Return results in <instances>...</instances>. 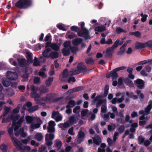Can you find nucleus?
<instances>
[{
  "instance_id": "39448f33",
  "label": "nucleus",
  "mask_w": 152,
  "mask_h": 152,
  "mask_svg": "<svg viewBox=\"0 0 152 152\" xmlns=\"http://www.w3.org/2000/svg\"><path fill=\"white\" fill-rule=\"evenodd\" d=\"M125 66H120L116 68L110 72V73L113 79H116L118 77V75L117 72L121 70H124L126 68Z\"/></svg>"
},
{
  "instance_id": "bb28decb",
  "label": "nucleus",
  "mask_w": 152,
  "mask_h": 152,
  "mask_svg": "<svg viewBox=\"0 0 152 152\" xmlns=\"http://www.w3.org/2000/svg\"><path fill=\"white\" fill-rule=\"evenodd\" d=\"M2 83L3 86L5 87H8L12 84L10 81L8 80L7 79H4L2 80Z\"/></svg>"
},
{
  "instance_id": "864d4df0",
  "label": "nucleus",
  "mask_w": 152,
  "mask_h": 152,
  "mask_svg": "<svg viewBox=\"0 0 152 152\" xmlns=\"http://www.w3.org/2000/svg\"><path fill=\"white\" fill-rule=\"evenodd\" d=\"M68 69H65L63 72V78H66L68 77Z\"/></svg>"
},
{
  "instance_id": "f8f14e48",
  "label": "nucleus",
  "mask_w": 152,
  "mask_h": 152,
  "mask_svg": "<svg viewBox=\"0 0 152 152\" xmlns=\"http://www.w3.org/2000/svg\"><path fill=\"white\" fill-rule=\"evenodd\" d=\"M17 61L21 67H24L29 65L27 60L25 59L19 58L17 59Z\"/></svg>"
},
{
  "instance_id": "dca6fc26",
  "label": "nucleus",
  "mask_w": 152,
  "mask_h": 152,
  "mask_svg": "<svg viewBox=\"0 0 152 152\" xmlns=\"http://www.w3.org/2000/svg\"><path fill=\"white\" fill-rule=\"evenodd\" d=\"M145 47V43L136 42L135 44V48L136 50L140 49Z\"/></svg>"
},
{
  "instance_id": "473e14b6",
  "label": "nucleus",
  "mask_w": 152,
  "mask_h": 152,
  "mask_svg": "<svg viewBox=\"0 0 152 152\" xmlns=\"http://www.w3.org/2000/svg\"><path fill=\"white\" fill-rule=\"evenodd\" d=\"M20 115L19 114H17L15 115L13 114L11 115V119L13 120V121H15L18 120L20 117Z\"/></svg>"
},
{
  "instance_id": "6e6d98bb",
  "label": "nucleus",
  "mask_w": 152,
  "mask_h": 152,
  "mask_svg": "<svg viewBox=\"0 0 152 152\" xmlns=\"http://www.w3.org/2000/svg\"><path fill=\"white\" fill-rule=\"evenodd\" d=\"M11 120L10 117V116H8L6 118H2V123H8L10 122V120Z\"/></svg>"
},
{
  "instance_id": "f257e3e1",
  "label": "nucleus",
  "mask_w": 152,
  "mask_h": 152,
  "mask_svg": "<svg viewBox=\"0 0 152 152\" xmlns=\"http://www.w3.org/2000/svg\"><path fill=\"white\" fill-rule=\"evenodd\" d=\"M32 0H19L15 4V7L20 9H26L31 5Z\"/></svg>"
},
{
  "instance_id": "f03ea898",
  "label": "nucleus",
  "mask_w": 152,
  "mask_h": 152,
  "mask_svg": "<svg viewBox=\"0 0 152 152\" xmlns=\"http://www.w3.org/2000/svg\"><path fill=\"white\" fill-rule=\"evenodd\" d=\"M11 140L17 149L18 150L24 151L25 150H26L27 151H30L31 150V148L29 146H23L24 148H23V145L16 138H14L13 137H11Z\"/></svg>"
},
{
  "instance_id": "774afa93",
  "label": "nucleus",
  "mask_w": 152,
  "mask_h": 152,
  "mask_svg": "<svg viewBox=\"0 0 152 152\" xmlns=\"http://www.w3.org/2000/svg\"><path fill=\"white\" fill-rule=\"evenodd\" d=\"M103 100L101 99L99 100L96 103V107H99L101 104L103 103Z\"/></svg>"
},
{
  "instance_id": "de8ad7c7",
  "label": "nucleus",
  "mask_w": 152,
  "mask_h": 152,
  "mask_svg": "<svg viewBox=\"0 0 152 152\" xmlns=\"http://www.w3.org/2000/svg\"><path fill=\"white\" fill-rule=\"evenodd\" d=\"M145 47H147L149 48H152V40L147 41L145 43Z\"/></svg>"
},
{
  "instance_id": "58836bf2",
  "label": "nucleus",
  "mask_w": 152,
  "mask_h": 152,
  "mask_svg": "<svg viewBox=\"0 0 152 152\" xmlns=\"http://www.w3.org/2000/svg\"><path fill=\"white\" fill-rule=\"evenodd\" d=\"M10 111V109L7 107L4 110L3 114L1 116L0 118H1L2 117H5L7 116Z\"/></svg>"
},
{
  "instance_id": "2eb2a0df",
  "label": "nucleus",
  "mask_w": 152,
  "mask_h": 152,
  "mask_svg": "<svg viewBox=\"0 0 152 152\" xmlns=\"http://www.w3.org/2000/svg\"><path fill=\"white\" fill-rule=\"evenodd\" d=\"M124 81L126 84L130 88L134 87V84L133 82L128 77H126L124 79Z\"/></svg>"
},
{
  "instance_id": "09e8293b",
  "label": "nucleus",
  "mask_w": 152,
  "mask_h": 152,
  "mask_svg": "<svg viewBox=\"0 0 152 152\" xmlns=\"http://www.w3.org/2000/svg\"><path fill=\"white\" fill-rule=\"evenodd\" d=\"M140 16L142 17L141 21L142 22H145L147 20V18L148 17V15L146 14L144 15L143 13H141Z\"/></svg>"
},
{
  "instance_id": "20e7f679",
  "label": "nucleus",
  "mask_w": 152,
  "mask_h": 152,
  "mask_svg": "<svg viewBox=\"0 0 152 152\" xmlns=\"http://www.w3.org/2000/svg\"><path fill=\"white\" fill-rule=\"evenodd\" d=\"M45 41H47L45 43V49L42 53V55H40L38 57L39 61L41 63L44 62L48 58V35L45 36Z\"/></svg>"
},
{
  "instance_id": "423d86ee",
  "label": "nucleus",
  "mask_w": 152,
  "mask_h": 152,
  "mask_svg": "<svg viewBox=\"0 0 152 152\" xmlns=\"http://www.w3.org/2000/svg\"><path fill=\"white\" fill-rule=\"evenodd\" d=\"M85 136L86 135L84 132L80 130L75 139L76 142H77V144H80L83 142Z\"/></svg>"
},
{
  "instance_id": "c9c22d12",
  "label": "nucleus",
  "mask_w": 152,
  "mask_h": 152,
  "mask_svg": "<svg viewBox=\"0 0 152 152\" xmlns=\"http://www.w3.org/2000/svg\"><path fill=\"white\" fill-rule=\"evenodd\" d=\"M39 107L37 105H36L31 107L28 110L29 113H32L34 111L37 110L38 108Z\"/></svg>"
},
{
  "instance_id": "3c124183",
  "label": "nucleus",
  "mask_w": 152,
  "mask_h": 152,
  "mask_svg": "<svg viewBox=\"0 0 152 152\" xmlns=\"http://www.w3.org/2000/svg\"><path fill=\"white\" fill-rule=\"evenodd\" d=\"M137 94L139 96V98L140 100H142L144 98V96L143 94L142 93H140V91L138 90L136 91Z\"/></svg>"
},
{
  "instance_id": "ea45409f",
  "label": "nucleus",
  "mask_w": 152,
  "mask_h": 152,
  "mask_svg": "<svg viewBox=\"0 0 152 152\" xmlns=\"http://www.w3.org/2000/svg\"><path fill=\"white\" fill-rule=\"evenodd\" d=\"M116 126L114 124H112L111 125H109L107 126V129L110 131H113L115 128Z\"/></svg>"
},
{
  "instance_id": "c756f323",
  "label": "nucleus",
  "mask_w": 152,
  "mask_h": 152,
  "mask_svg": "<svg viewBox=\"0 0 152 152\" xmlns=\"http://www.w3.org/2000/svg\"><path fill=\"white\" fill-rule=\"evenodd\" d=\"M34 138L38 141H40L43 139V136L41 133H38L34 135Z\"/></svg>"
},
{
  "instance_id": "bf43d9fd",
  "label": "nucleus",
  "mask_w": 152,
  "mask_h": 152,
  "mask_svg": "<svg viewBox=\"0 0 152 152\" xmlns=\"http://www.w3.org/2000/svg\"><path fill=\"white\" fill-rule=\"evenodd\" d=\"M69 74L70 75H73L76 74H78L79 73L77 69L74 70L70 71L69 72Z\"/></svg>"
},
{
  "instance_id": "412c9836",
  "label": "nucleus",
  "mask_w": 152,
  "mask_h": 152,
  "mask_svg": "<svg viewBox=\"0 0 152 152\" xmlns=\"http://www.w3.org/2000/svg\"><path fill=\"white\" fill-rule=\"evenodd\" d=\"M24 116H22L17 122L15 121H13L12 126L15 125V124H17L18 125H20V126H21L22 123L24 121Z\"/></svg>"
},
{
  "instance_id": "9b49d317",
  "label": "nucleus",
  "mask_w": 152,
  "mask_h": 152,
  "mask_svg": "<svg viewBox=\"0 0 152 152\" xmlns=\"http://www.w3.org/2000/svg\"><path fill=\"white\" fill-rule=\"evenodd\" d=\"M56 125V124L54 121H50L48 123V132H55V129L54 127Z\"/></svg>"
},
{
  "instance_id": "b1692460",
  "label": "nucleus",
  "mask_w": 152,
  "mask_h": 152,
  "mask_svg": "<svg viewBox=\"0 0 152 152\" xmlns=\"http://www.w3.org/2000/svg\"><path fill=\"white\" fill-rule=\"evenodd\" d=\"M25 67V68L24 70H23V72L27 75H29L32 73L33 71V69L32 68L29 66H26Z\"/></svg>"
},
{
  "instance_id": "6e6552de",
  "label": "nucleus",
  "mask_w": 152,
  "mask_h": 152,
  "mask_svg": "<svg viewBox=\"0 0 152 152\" xmlns=\"http://www.w3.org/2000/svg\"><path fill=\"white\" fill-rule=\"evenodd\" d=\"M75 104V101L72 100H69L66 106V107L67 108L66 110V113L68 114H71L72 113V110L70 108L74 107Z\"/></svg>"
},
{
  "instance_id": "680f3d73",
  "label": "nucleus",
  "mask_w": 152,
  "mask_h": 152,
  "mask_svg": "<svg viewBox=\"0 0 152 152\" xmlns=\"http://www.w3.org/2000/svg\"><path fill=\"white\" fill-rule=\"evenodd\" d=\"M101 112L102 113H105L107 112V107L106 105H103L101 107Z\"/></svg>"
},
{
  "instance_id": "a19ab883",
  "label": "nucleus",
  "mask_w": 152,
  "mask_h": 152,
  "mask_svg": "<svg viewBox=\"0 0 152 152\" xmlns=\"http://www.w3.org/2000/svg\"><path fill=\"white\" fill-rule=\"evenodd\" d=\"M20 106V104H18L17 107L13 110L12 111L13 113L14 114L18 113L19 112Z\"/></svg>"
},
{
  "instance_id": "5701e85b",
  "label": "nucleus",
  "mask_w": 152,
  "mask_h": 152,
  "mask_svg": "<svg viewBox=\"0 0 152 152\" xmlns=\"http://www.w3.org/2000/svg\"><path fill=\"white\" fill-rule=\"evenodd\" d=\"M55 146L57 148L58 150H59L61 149L62 145L61 141L59 140H55Z\"/></svg>"
},
{
  "instance_id": "72a5a7b5",
  "label": "nucleus",
  "mask_w": 152,
  "mask_h": 152,
  "mask_svg": "<svg viewBox=\"0 0 152 152\" xmlns=\"http://www.w3.org/2000/svg\"><path fill=\"white\" fill-rule=\"evenodd\" d=\"M120 40L119 39H117L115 42H114L113 45L111 47H110V48H111L113 50L115 48H117L119 45V42Z\"/></svg>"
},
{
  "instance_id": "69168bd1",
  "label": "nucleus",
  "mask_w": 152,
  "mask_h": 152,
  "mask_svg": "<svg viewBox=\"0 0 152 152\" xmlns=\"http://www.w3.org/2000/svg\"><path fill=\"white\" fill-rule=\"evenodd\" d=\"M77 37L76 34L72 32L70 34L68 35V37L69 39H71Z\"/></svg>"
},
{
  "instance_id": "4468645a",
  "label": "nucleus",
  "mask_w": 152,
  "mask_h": 152,
  "mask_svg": "<svg viewBox=\"0 0 152 152\" xmlns=\"http://www.w3.org/2000/svg\"><path fill=\"white\" fill-rule=\"evenodd\" d=\"M94 143L97 145H99L101 142V139L100 137L98 135H95L92 138Z\"/></svg>"
},
{
  "instance_id": "f704fd0d",
  "label": "nucleus",
  "mask_w": 152,
  "mask_h": 152,
  "mask_svg": "<svg viewBox=\"0 0 152 152\" xmlns=\"http://www.w3.org/2000/svg\"><path fill=\"white\" fill-rule=\"evenodd\" d=\"M69 93V94L65 97V99L66 100H68L70 99H73L75 97V96L72 94V93H70V92H68L67 93H66V94H68Z\"/></svg>"
},
{
  "instance_id": "1a4fd4ad",
  "label": "nucleus",
  "mask_w": 152,
  "mask_h": 152,
  "mask_svg": "<svg viewBox=\"0 0 152 152\" xmlns=\"http://www.w3.org/2000/svg\"><path fill=\"white\" fill-rule=\"evenodd\" d=\"M6 77L7 78L11 80H15L18 77V75L15 72L8 71L7 72Z\"/></svg>"
},
{
  "instance_id": "052dcab7",
  "label": "nucleus",
  "mask_w": 152,
  "mask_h": 152,
  "mask_svg": "<svg viewBox=\"0 0 152 152\" xmlns=\"http://www.w3.org/2000/svg\"><path fill=\"white\" fill-rule=\"evenodd\" d=\"M69 74L70 75H73L76 74H78L79 73L77 69L74 70L70 71L69 72Z\"/></svg>"
},
{
  "instance_id": "e433bc0d",
  "label": "nucleus",
  "mask_w": 152,
  "mask_h": 152,
  "mask_svg": "<svg viewBox=\"0 0 152 152\" xmlns=\"http://www.w3.org/2000/svg\"><path fill=\"white\" fill-rule=\"evenodd\" d=\"M47 90V89L45 85L41 86L39 88V90L41 94L46 93Z\"/></svg>"
},
{
  "instance_id": "a18cd8bd",
  "label": "nucleus",
  "mask_w": 152,
  "mask_h": 152,
  "mask_svg": "<svg viewBox=\"0 0 152 152\" xmlns=\"http://www.w3.org/2000/svg\"><path fill=\"white\" fill-rule=\"evenodd\" d=\"M88 112V110L87 109H84L82 110L81 113V117L82 119H84L83 117L86 116Z\"/></svg>"
},
{
  "instance_id": "c03bdc74",
  "label": "nucleus",
  "mask_w": 152,
  "mask_h": 152,
  "mask_svg": "<svg viewBox=\"0 0 152 152\" xmlns=\"http://www.w3.org/2000/svg\"><path fill=\"white\" fill-rule=\"evenodd\" d=\"M116 32L117 34H120L121 32L126 33V31L123 29L121 28L120 27H118L116 29Z\"/></svg>"
},
{
  "instance_id": "79ce46f5",
  "label": "nucleus",
  "mask_w": 152,
  "mask_h": 152,
  "mask_svg": "<svg viewBox=\"0 0 152 152\" xmlns=\"http://www.w3.org/2000/svg\"><path fill=\"white\" fill-rule=\"evenodd\" d=\"M70 29L72 31H74L75 32H78L80 31V29L78 27L75 26H72L71 27Z\"/></svg>"
},
{
  "instance_id": "338daca9",
  "label": "nucleus",
  "mask_w": 152,
  "mask_h": 152,
  "mask_svg": "<svg viewBox=\"0 0 152 152\" xmlns=\"http://www.w3.org/2000/svg\"><path fill=\"white\" fill-rule=\"evenodd\" d=\"M39 75L42 78H44L47 76V75L44 72L42 71H39Z\"/></svg>"
},
{
  "instance_id": "c85d7f7f",
  "label": "nucleus",
  "mask_w": 152,
  "mask_h": 152,
  "mask_svg": "<svg viewBox=\"0 0 152 152\" xmlns=\"http://www.w3.org/2000/svg\"><path fill=\"white\" fill-rule=\"evenodd\" d=\"M113 50L110 47L107 48L106 51V57H109L112 56V53L111 52Z\"/></svg>"
},
{
  "instance_id": "9d476101",
  "label": "nucleus",
  "mask_w": 152,
  "mask_h": 152,
  "mask_svg": "<svg viewBox=\"0 0 152 152\" xmlns=\"http://www.w3.org/2000/svg\"><path fill=\"white\" fill-rule=\"evenodd\" d=\"M135 85L139 89H142L145 86V82L144 81L138 78L134 81Z\"/></svg>"
},
{
  "instance_id": "37998d69",
  "label": "nucleus",
  "mask_w": 152,
  "mask_h": 152,
  "mask_svg": "<svg viewBox=\"0 0 152 152\" xmlns=\"http://www.w3.org/2000/svg\"><path fill=\"white\" fill-rule=\"evenodd\" d=\"M71 52L73 54H75L77 51L78 50L77 47H72L71 46L69 48Z\"/></svg>"
},
{
  "instance_id": "4be33fe9",
  "label": "nucleus",
  "mask_w": 152,
  "mask_h": 152,
  "mask_svg": "<svg viewBox=\"0 0 152 152\" xmlns=\"http://www.w3.org/2000/svg\"><path fill=\"white\" fill-rule=\"evenodd\" d=\"M83 88L84 87L83 86H79L77 87L71 89H69L68 91H66V93L70 92V93H73V92H75L80 91H81L83 90Z\"/></svg>"
},
{
  "instance_id": "0eeeda50",
  "label": "nucleus",
  "mask_w": 152,
  "mask_h": 152,
  "mask_svg": "<svg viewBox=\"0 0 152 152\" xmlns=\"http://www.w3.org/2000/svg\"><path fill=\"white\" fill-rule=\"evenodd\" d=\"M80 115L79 112L70 116L69 118V121L71 124H76L79 119Z\"/></svg>"
},
{
  "instance_id": "ddd939ff",
  "label": "nucleus",
  "mask_w": 152,
  "mask_h": 152,
  "mask_svg": "<svg viewBox=\"0 0 152 152\" xmlns=\"http://www.w3.org/2000/svg\"><path fill=\"white\" fill-rule=\"evenodd\" d=\"M77 69L79 73L83 72L87 70L86 67L82 63H79L77 65Z\"/></svg>"
},
{
  "instance_id": "f3484780",
  "label": "nucleus",
  "mask_w": 152,
  "mask_h": 152,
  "mask_svg": "<svg viewBox=\"0 0 152 152\" xmlns=\"http://www.w3.org/2000/svg\"><path fill=\"white\" fill-rule=\"evenodd\" d=\"M59 57L58 53L57 51H52L48 55V58L50 57L52 59H56Z\"/></svg>"
},
{
  "instance_id": "8fccbe9b",
  "label": "nucleus",
  "mask_w": 152,
  "mask_h": 152,
  "mask_svg": "<svg viewBox=\"0 0 152 152\" xmlns=\"http://www.w3.org/2000/svg\"><path fill=\"white\" fill-rule=\"evenodd\" d=\"M26 120L28 123L32 122L33 121V118L30 116L28 115L26 117Z\"/></svg>"
},
{
  "instance_id": "2f4dec72",
  "label": "nucleus",
  "mask_w": 152,
  "mask_h": 152,
  "mask_svg": "<svg viewBox=\"0 0 152 152\" xmlns=\"http://www.w3.org/2000/svg\"><path fill=\"white\" fill-rule=\"evenodd\" d=\"M129 34L132 35H134L137 38H140L141 36V33L139 31L130 32L129 33Z\"/></svg>"
},
{
  "instance_id": "7c9ffc66",
  "label": "nucleus",
  "mask_w": 152,
  "mask_h": 152,
  "mask_svg": "<svg viewBox=\"0 0 152 152\" xmlns=\"http://www.w3.org/2000/svg\"><path fill=\"white\" fill-rule=\"evenodd\" d=\"M8 148V146L7 145L4 143H2L0 146V149L3 152H7Z\"/></svg>"
},
{
  "instance_id": "5fc2aeb1",
  "label": "nucleus",
  "mask_w": 152,
  "mask_h": 152,
  "mask_svg": "<svg viewBox=\"0 0 152 152\" xmlns=\"http://www.w3.org/2000/svg\"><path fill=\"white\" fill-rule=\"evenodd\" d=\"M64 46V48H68L71 47V45L70 42H68L67 41H66L63 44Z\"/></svg>"
},
{
  "instance_id": "e2e57ef3",
  "label": "nucleus",
  "mask_w": 152,
  "mask_h": 152,
  "mask_svg": "<svg viewBox=\"0 0 152 152\" xmlns=\"http://www.w3.org/2000/svg\"><path fill=\"white\" fill-rule=\"evenodd\" d=\"M80 110V107L79 106H77L75 107L73 109V112L74 113H76V114L77 112H79Z\"/></svg>"
},
{
  "instance_id": "0e129e2a",
  "label": "nucleus",
  "mask_w": 152,
  "mask_h": 152,
  "mask_svg": "<svg viewBox=\"0 0 152 152\" xmlns=\"http://www.w3.org/2000/svg\"><path fill=\"white\" fill-rule=\"evenodd\" d=\"M40 78L38 77H35L34 80V84L39 83L40 81Z\"/></svg>"
},
{
  "instance_id": "aec40b11",
  "label": "nucleus",
  "mask_w": 152,
  "mask_h": 152,
  "mask_svg": "<svg viewBox=\"0 0 152 152\" xmlns=\"http://www.w3.org/2000/svg\"><path fill=\"white\" fill-rule=\"evenodd\" d=\"M26 57L27 59V62H28V63L29 64H30L32 63L33 62L32 54V53H27Z\"/></svg>"
},
{
  "instance_id": "13d9d810",
  "label": "nucleus",
  "mask_w": 152,
  "mask_h": 152,
  "mask_svg": "<svg viewBox=\"0 0 152 152\" xmlns=\"http://www.w3.org/2000/svg\"><path fill=\"white\" fill-rule=\"evenodd\" d=\"M13 127H11L8 129V132L9 134L10 135L11 138V137H13L14 138H15V137H14L13 135Z\"/></svg>"
},
{
  "instance_id": "603ef678",
  "label": "nucleus",
  "mask_w": 152,
  "mask_h": 152,
  "mask_svg": "<svg viewBox=\"0 0 152 152\" xmlns=\"http://www.w3.org/2000/svg\"><path fill=\"white\" fill-rule=\"evenodd\" d=\"M151 109L152 108L149 105H148L145 108L144 110L146 115L150 114V111Z\"/></svg>"
},
{
  "instance_id": "cd10ccee",
  "label": "nucleus",
  "mask_w": 152,
  "mask_h": 152,
  "mask_svg": "<svg viewBox=\"0 0 152 152\" xmlns=\"http://www.w3.org/2000/svg\"><path fill=\"white\" fill-rule=\"evenodd\" d=\"M61 52L64 56H68L70 55V50L68 48H63L61 50Z\"/></svg>"
},
{
  "instance_id": "393cba45",
  "label": "nucleus",
  "mask_w": 152,
  "mask_h": 152,
  "mask_svg": "<svg viewBox=\"0 0 152 152\" xmlns=\"http://www.w3.org/2000/svg\"><path fill=\"white\" fill-rule=\"evenodd\" d=\"M147 63H148L149 65H152V59H149L146 60L140 61L138 63V64L139 65H143Z\"/></svg>"
},
{
  "instance_id": "a211bd4d",
  "label": "nucleus",
  "mask_w": 152,
  "mask_h": 152,
  "mask_svg": "<svg viewBox=\"0 0 152 152\" xmlns=\"http://www.w3.org/2000/svg\"><path fill=\"white\" fill-rule=\"evenodd\" d=\"M83 39L81 38H77L74 39L72 41V44L74 45L78 46L81 43Z\"/></svg>"
},
{
  "instance_id": "7ed1b4c3",
  "label": "nucleus",
  "mask_w": 152,
  "mask_h": 152,
  "mask_svg": "<svg viewBox=\"0 0 152 152\" xmlns=\"http://www.w3.org/2000/svg\"><path fill=\"white\" fill-rule=\"evenodd\" d=\"M81 30L83 31V32L80 30L78 32V35L80 37H84L86 40L89 39L90 38L89 35V32L88 30L84 27L85 23L84 22H82L80 24Z\"/></svg>"
},
{
  "instance_id": "4d7b16f0",
  "label": "nucleus",
  "mask_w": 152,
  "mask_h": 152,
  "mask_svg": "<svg viewBox=\"0 0 152 152\" xmlns=\"http://www.w3.org/2000/svg\"><path fill=\"white\" fill-rule=\"evenodd\" d=\"M125 130V126L124 125H121L118 129V131L120 134L123 133Z\"/></svg>"
},
{
  "instance_id": "6ab92c4d",
  "label": "nucleus",
  "mask_w": 152,
  "mask_h": 152,
  "mask_svg": "<svg viewBox=\"0 0 152 152\" xmlns=\"http://www.w3.org/2000/svg\"><path fill=\"white\" fill-rule=\"evenodd\" d=\"M50 46L52 49L55 51H58L59 48V46L56 44H51L50 42L48 41V47Z\"/></svg>"
},
{
  "instance_id": "49530a36",
  "label": "nucleus",
  "mask_w": 152,
  "mask_h": 152,
  "mask_svg": "<svg viewBox=\"0 0 152 152\" xmlns=\"http://www.w3.org/2000/svg\"><path fill=\"white\" fill-rule=\"evenodd\" d=\"M86 63L88 65H90L94 63V61L91 58H90L86 59L85 60Z\"/></svg>"
},
{
  "instance_id": "a878e982",
  "label": "nucleus",
  "mask_w": 152,
  "mask_h": 152,
  "mask_svg": "<svg viewBox=\"0 0 152 152\" xmlns=\"http://www.w3.org/2000/svg\"><path fill=\"white\" fill-rule=\"evenodd\" d=\"M106 30V27L105 26H98L96 27L94 31H98L99 32L104 31Z\"/></svg>"
},
{
  "instance_id": "4c0bfd02",
  "label": "nucleus",
  "mask_w": 152,
  "mask_h": 152,
  "mask_svg": "<svg viewBox=\"0 0 152 152\" xmlns=\"http://www.w3.org/2000/svg\"><path fill=\"white\" fill-rule=\"evenodd\" d=\"M145 140V138L142 136H140L138 137V141L139 144L140 145L143 144V143L144 142Z\"/></svg>"
}]
</instances>
